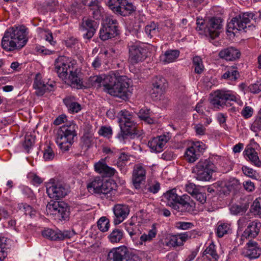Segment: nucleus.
<instances>
[{"label":"nucleus","instance_id":"obj_1","mask_svg":"<svg viewBox=\"0 0 261 261\" xmlns=\"http://www.w3.org/2000/svg\"><path fill=\"white\" fill-rule=\"evenodd\" d=\"M93 86L101 88L102 91L111 96L127 99L129 95V80L125 76L117 77L114 74L91 77Z\"/></svg>","mask_w":261,"mask_h":261},{"label":"nucleus","instance_id":"obj_2","mask_svg":"<svg viewBox=\"0 0 261 261\" xmlns=\"http://www.w3.org/2000/svg\"><path fill=\"white\" fill-rule=\"evenodd\" d=\"M55 68L59 77L65 83L77 89L85 87L75 60L60 56L55 61Z\"/></svg>","mask_w":261,"mask_h":261},{"label":"nucleus","instance_id":"obj_3","mask_svg":"<svg viewBox=\"0 0 261 261\" xmlns=\"http://www.w3.org/2000/svg\"><path fill=\"white\" fill-rule=\"evenodd\" d=\"M28 29L24 25L14 26L8 29L1 40V46L6 51L22 48L28 41Z\"/></svg>","mask_w":261,"mask_h":261},{"label":"nucleus","instance_id":"obj_4","mask_svg":"<svg viewBox=\"0 0 261 261\" xmlns=\"http://www.w3.org/2000/svg\"><path fill=\"white\" fill-rule=\"evenodd\" d=\"M114 186L112 181H104L102 177L96 176L89 180L87 188L89 192L98 194L102 198L112 200L116 193Z\"/></svg>","mask_w":261,"mask_h":261},{"label":"nucleus","instance_id":"obj_5","mask_svg":"<svg viewBox=\"0 0 261 261\" xmlns=\"http://www.w3.org/2000/svg\"><path fill=\"white\" fill-rule=\"evenodd\" d=\"M76 126L73 123L63 125L57 130L56 142L62 151H68L74 142L76 136Z\"/></svg>","mask_w":261,"mask_h":261},{"label":"nucleus","instance_id":"obj_6","mask_svg":"<svg viewBox=\"0 0 261 261\" xmlns=\"http://www.w3.org/2000/svg\"><path fill=\"white\" fill-rule=\"evenodd\" d=\"M125 230L129 234L135 246L140 247L145 245L147 242L151 241L157 233L155 228L149 230L147 233H144L140 236L141 232L138 225L135 224L131 220L125 223Z\"/></svg>","mask_w":261,"mask_h":261},{"label":"nucleus","instance_id":"obj_7","mask_svg":"<svg viewBox=\"0 0 261 261\" xmlns=\"http://www.w3.org/2000/svg\"><path fill=\"white\" fill-rule=\"evenodd\" d=\"M253 13L251 12L240 14L233 18L228 23L227 31L234 34L238 31L244 30L247 32L248 30L254 28V26L250 24V20L253 18Z\"/></svg>","mask_w":261,"mask_h":261},{"label":"nucleus","instance_id":"obj_8","mask_svg":"<svg viewBox=\"0 0 261 261\" xmlns=\"http://www.w3.org/2000/svg\"><path fill=\"white\" fill-rule=\"evenodd\" d=\"M216 171L215 165L208 160H201L192 169V172L195 174L196 179L204 181L210 180L213 173Z\"/></svg>","mask_w":261,"mask_h":261},{"label":"nucleus","instance_id":"obj_9","mask_svg":"<svg viewBox=\"0 0 261 261\" xmlns=\"http://www.w3.org/2000/svg\"><path fill=\"white\" fill-rule=\"evenodd\" d=\"M119 34L118 22L112 16L105 17L99 32V37L102 41L114 38Z\"/></svg>","mask_w":261,"mask_h":261},{"label":"nucleus","instance_id":"obj_10","mask_svg":"<svg viewBox=\"0 0 261 261\" xmlns=\"http://www.w3.org/2000/svg\"><path fill=\"white\" fill-rule=\"evenodd\" d=\"M236 94L231 91L217 90L211 99V103L214 108L219 109L224 106H231V101H236Z\"/></svg>","mask_w":261,"mask_h":261},{"label":"nucleus","instance_id":"obj_11","mask_svg":"<svg viewBox=\"0 0 261 261\" xmlns=\"http://www.w3.org/2000/svg\"><path fill=\"white\" fill-rule=\"evenodd\" d=\"M108 261H141L138 256L130 254L125 246L112 249L108 254Z\"/></svg>","mask_w":261,"mask_h":261},{"label":"nucleus","instance_id":"obj_12","mask_svg":"<svg viewBox=\"0 0 261 261\" xmlns=\"http://www.w3.org/2000/svg\"><path fill=\"white\" fill-rule=\"evenodd\" d=\"M129 62L133 64L143 62L147 57V51L143 43L139 42H132L128 45Z\"/></svg>","mask_w":261,"mask_h":261},{"label":"nucleus","instance_id":"obj_13","mask_svg":"<svg viewBox=\"0 0 261 261\" xmlns=\"http://www.w3.org/2000/svg\"><path fill=\"white\" fill-rule=\"evenodd\" d=\"M48 196L53 199L58 200L64 197L68 192L66 185L60 182H48L46 186Z\"/></svg>","mask_w":261,"mask_h":261},{"label":"nucleus","instance_id":"obj_14","mask_svg":"<svg viewBox=\"0 0 261 261\" xmlns=\"http://www.w3.org/2000/svg\"><path fill=\"white\" fill-rule=\"evenodd\" d=\"M46 208L50 214L58 215L64 220L69 215V208L67 204L63 202L50 201L47 205Z\"/></svg>","mask_w":261,"mask_h":261},{"label":"nucleus","instance_id":"obj_15","mask_svg":"<svg viewBox=\"0 0 261 261\" xmlns=\"http://www.w3.org/2000/svg\"><path fill=\"white\" fill-rule=\"evenodd\" d=\"M72 231L66 230L61 231L59 230H54L50 228H45L42 231V235L44 238L53 241H60L70 239L74 235Z\"/></svg>","mask_w":261,"mask_h":261},{"label":"nucleus","instance_id":"obj_16","mask_svg":"<svg viewBox=\"0 0 261 261\" xmlns=\"http://www.w3.org/2000/svg\"><path fill=\"white\" fill-rule=\"evenodd\" d=\"M146 167L141 163L135 165L132 174V182L136 189L141 188V185L146 178Z\"/></svg>","mask_w":261,"mask_h":261},{"label":"nucleus","instance_id":"obj_17","mask_svg":"<svg viewBox=\"0 0 261 261\" xmlns=\"http://www.w3.org/2000/svg\"><path fill=\"white\" fill-rule=\"evenodd\" d=\"M55 83L51 82L48 83L42 80V75L40 73L36 74L34 79L33 87L36 90V93L37 95L41 96L46 91H51L54 90Z\"/></svg>","mask_w":261,"mask_h":261},{"label":"nucleus","instance_id":"obj_18","mask_svg":"<svg viewBox=\"0 0 261 261\" xmlns=\"http://www.w3.org/2000/svg\"><path fill=\"white\" fill-rule=\"evenodd\" d=\"M171 137L169 133H165L150 140L148 143V146L152 151L160 152L163 150L164 146Z\"/></svg>","mask_w":261,"mask_h":261},{"label":"nucleus","instance_id":"obj_19","mask_svg":"<svg viewBox=\"0 0 261 261\" xmlns=\"http://www.w3.org/2000/svg\"><path fill=\"white\" fill-rule=\"evenodd\" d=\"M99 26V22L93 20L90 18H83L80 28L83 31H86V33L83 35L85 39L90 40L95 34L97 29Z\"/></svg>","mask_w":261,"mask_h":261},{"label":"nucleus","instance_id":"obj_20","mask_svg":"<svg viewBox=\"0 0 261 261\" xmlns=\"http://www.w3.org/2000/svg\"><path fill=\"white\" fill-rule=\"evenodd\" d=\"M241 254L250 259H255L261 254V246L254 241H249L242 249Z\"/></svg>","mask_w":261,"mask_h":261},{"label":"nucleus","instance_id":"obj_21","mask_svg":"<svg viewBox=\"0 0 261 261\" xmlns=\"http://www.w3.org/2000/svg\"><path fill=\"white\" fill-rule=\"evenodd\" d=\"M113 211L114 214L113 223L117 225L127 217L130 211L127 205L117 204L114 206Z\"/></svg>","mask_w":261,"mask_h":261},{"label":"nucleus","instance_id":"obj_22","mask_svg":"<svg viewBox=\"0 0 261 261\" xmlns=\"http://www.w3.org/2000/svg\"><path fill=\"white\" fill-rule=\"evenodd\" d=\"M221 22V19L215 17L211 18L207 22L205 32L212 39H214L218 37L219 30L222 27Z\"/></svg>","mask_w":261,"mask_h":261},{"label":"nucleus","instance_id":"obj_23","mask_svg":"<svg viewBox=\"0 0 261 261\" xmlns=\"http://www.w3.org/2000/svg\"><path fill=\"white\" fill-rule=\"evenodd\" d=\"M261 228V223L257 220L249 222L247 228L244 231L242 238H256Z\"/></svg>","mask_w":261,"mask_h":261},{"label":"nucleus","instance_id":"obj_24","mask_svg":"<svg viewBox=\"0 0 261 261\" xmlns=\"http://www.w3.org/2000/svg\"><path fill=\"white\" fill-rule=\"evenodd\" d=\"M119 122L120 126L136 128L133 120L132 113L126 110L120 111L119 113Z\"/></svg>","mask_w":261,"mask_h":261},{"label":"nucleus","instance_id":"obj_25","mask_svg":"<svg viewBox=\"0 0 261 261\" xmlns=\"http://www.w3.org/2000/svg\"><path fill=\"white\" fill-rule=\"evenodd\" d=\"M107 159V158L106 157L95 163L94 165V170L97 173L104 174L108 176H112L115 174L116 171L114 168L107 165L106 163Z\"/></svg>","mask_w":261,"mask_h":261},{"label":"nucleus","instance_id":"obj_26","mask_svg":"<svg viewBox=\"0 0 261 261\" xmlns=\"http://www.w3.org/2000/svg\"><path fill=\"white\" fill-rule=\"evenodd\" d=\"M162 198L167 205L172 208H178L177 202L178 201V198H179V196L176 193L175 188L167 191L163 194Z\"/></svg>","mask_w":261,"mask_h":261},{"label":"nucleus","instance_id":"obj_27","mask_svg":"<svg viewBox=\"0 0 261 261\" xmlns=\"http://www.w3.org/2000/svg\"><path fill=\"white\" fill-rule=\"evenodd\" d=\"M188 234L187 232L178 235L170 236L166 239V245L168 247H175L183 245L187 240Z\"/></svg>","mask_w":261,"mask_h":261},{"label":"nucleus","instance_id":"obj_28","mask_svg":"<svg viewBox=\"0 0 261 261\" xmlns=\"http://www.w3.org/2000/svg\"><path fill=\"white\" fill-rule=\"evenodd\" d=\"M240 52L233 47L225 48L219 52V56L220 58L227 61H233L240 58Z\"/></svg>","mask_w":261,"mask_h":261},{"label":"nucleus","instance_id":"obj_29","mask_svg":"<svg viewBox=\"0 0 261 261\" xmlns=\"http://www.w3.org/2000/svg\"><path fill=\"white\" fill-rule=\"evenodd\" d=\"M179 51L177 49H169L160 56V61L164 64L173 62L179 56Z\"/></svg>","mask_w":261,"mask_h":261},{"label":"nucleus","instance_id":"obj_30","mask_svg":"<svg viewBox=\"0 0 261 261\" xmlns=\"http://www.w3.org/2000/svg\"><path fill=\"white\" fill-rule=\"evenodd\" d=\"M121 132L117 135L118 139L121 142H125V140L127 139V136H139L141 134L136 128H130L127 127L120 126Z\"/></svg>","mask_w":261,"mask_h":261},{"label":"nucleus","instance_id":"obj_31","mask_svg":"<svg viewBox=\"0 0 261 261\" xmlns=\"http://www.w3.org/2000/svg\"><path fill=\"white\" fill-rule=\"evenodd\" d=\"M120 7L117 13L122 16H127L135 11V7L127 0H120Z\"/></svg>","mask_w":261,"mask_h":261},{"label":"nucleus","instance_id":"obj_32","mask_svg":"<svg viewBox=\"0 0 261 261\" xmlns=\"http://www.w3.org/2000/svg\"><path fill=\"white\" fill-rule=\"evenodd\" d=\"M244 154L246 159L251 162L253 165L258 167H261V161L254 149L246 148L244 151Z\"/></svg>","mask_w":261,"mask_h":261},{"label":"nucleus","instance_id":"obj_33","mask_svg":"<svg viewBox=\"0 0 261 261\" xmlns=\"http://www.w3.org/2000/svg\"><path fill=\"white\" fill-rule=\"evenodd\" d=\"M63 102L71 113H78L81 110V105L75 101L73 96H67L63 99Z\"/></svg>","mask_w":261,"mask_h":261},{"label":"nucleus","instance_id":"obj_34","mask_svg":"<svg viewBox=\"0 0 261 261\" xmlns=\"http://www.w3.org/2000/svg\"><path fill=\"white\" fill-rule=\"evenodd\" d=\"M203 256L211 261H217L219 255L216 252L215 245L213 243H211L203 252Z\"/></svg>","mask_w":261,"mask_h":261},{"label":"nucleus","instance_id":"obj_35","mask_svg":"<svg viewBox=\"0 0 261 261\" xmlns=\"http://www.w3.org/2000/svg\"><path fill=\"white\" fill-rule=\"evenodd\" d=\"M124 237V231L119 228H115L108 236V238L111 243L115 244L121 242Z\"/></svg>","mask_w":261,"mask_h":261},{"label":"nucleus","instance_id":"obj_36","mask_svg":"<svg viewBox=\"0 0 261 261\" xmlns=\"http://www.w3.org/2000/svg\"><path fill=\"white\" fill-rule=\"evenodd\" d=\"M239 77V72L237 68L234 66L228 68L226 72L222 75V79L231 82L236 81Z\"/></svg>","mask_w":261,"mask_h":261},{"label":"nucleus","instance_id":"obj_37","mask_svg":"<svg viewBox=\"0 0 261 261\" xmlns=\"http://www.w3.org/2000/svg\"><path fill=\"white\" fill-rule=\"evenodd\" d=\"M230 231V224L222 222H219L217 223V227L216 229V233L218 237H223L224 235L228 233Z\"/></svg>","mask_w":261,"mask_h":261},{"label":"nucleus","instance_id":"obj_38","mask_svg":"<svg viewBox=\"0 0 261 261\" xmlns=\"http://www.w3.org/2000/svg\"><path fill=\"white\" fill-rule=\"evenodd\" d=\"M249 207V204L244 203L241 204H233L230 208L232 214L238 215L245 213Z\"/></svg>","mask_w":261,"mask_h":261},{"label":"nucleus","instance_id":"obj_39","mask_svg":"<svg viewBox=\"0 0 261 261\" xmlns=\"http://www.w3.org/2000/svg\"><path fill=\"white\" fill-rule=\"evenodd\" d=\"M199 156V154L191 146L187 149L185 153V159L189 163H194Z\"/></svg>","mask_w":261,"mask_h":261},{"label":"nucleus","instance_id":"obj_40","mask_svg":"<svg viewBox=\"0 0 261 261\" xmlns=\"http://www.w3.org/2000/svg\"><path fill=\"white\" fill-rule=\"evenodd\" d=\"M89 7L93 17L96 20L99 19L101 17L103 8L96 3H92Z\"/></svg>","mask_w":261,"mask_h":261},{"label":"nucleus","instance_id":"obj_41","mask_svg":"<svg viewBox=\"0 0 261 261\" xmlns=\"http://www.w3.org/2000/svg\"><path fill=\"white\" fill-rule=\"evenodd\" d=\"M18 209L23 212L26 215H29L31 218L36 214V211L31 206L25 203H21L18 204Z\"/></svg>","mask_w":261,"mask_h":261},{"label":"nucleus","instance_id":"obj_42","mask_svg":"<svg viewBox=\"0 0 261 261\" xmlns=\"http://www.w3.org/2000/svg\"><path fill=\"white\" fill-rule=\"evenodd\" d=\"M151 113L150 110L141 109L138 113V116L141 119L143 120L147 123L152 124L154 120L150 117L151 116Z\"/></svg>","mask_w":261,"mask_h":261},{"label":"nucleus","instance_id":"obj_43","mask_svg":"<svg viewBox=\"0 0 261 261\" xmlns=\"http://www.w3.org/2000/svg\"><path fill=\"white\" fill-rule=\"evenodd\" d=\"M97 227L102 232L107 231L110 227V221L106 217H101L97 221Z\"/></svg>","mask_w":261,"mask_h":261},{"label":"nucleus","instance_id":"obj_44","mask_svg":"<svg viewBox=\"0 0 261 261\" xmlns=\"http://www.w3.org/2000/svg\"><path fill=\"white\" fill-rule=\"evenodd\" d=\"M166 80L162 76H156L154 80L153 83V90L155 89L157 90L162 91L163 89L165 88Z\"/></svg>","mask_w":261,"mask_h":261},{"label":"nucleus","instance_id":"obj_45","mask_svg":"<svg viewBox=\"0 0 261 261\" xmlns=\"http://www.w3.org/2000/svg\"><path fill=\"white\" fill-rule=\"evenodd\" d=\"M251 129L254 132L261 130V113L258 112L254 118V120L251 125Z\"/></svg>","mask_w":261,"mask_h":261},{"label":"nucleus","instance_id":"obj_46","mask_svg":"<svg viewBox=\"0 0 261 261\" xmlns=\"http://www.w3.org/2000/svg\"><path fill=\"white\" fill-rule=\"evenodd\" d=\"M193 63L195 72L198 74H200L204 68L201 59L197 56L194 57L193 59Z\"/></svg>","mask_w":261,"mask_h":261},{"label":"nucleus","instance_id":"obj_47","mask_svg":"<svg viewBox=\"0 0 261 261\" xmlns=\"http://www.w3.org/2000/svg\"><path fill=\"white\" fill-rule=\"evenodd\" d=\"M250 212L254 215H257L261 217V206L258 198H256L253 202L251 205Z\"/></svg>","mask_w":261,"mask_h":261},{"label":"nucleus","instance_id":"obj_48","mask_svg":"<svg viewBox=\"0 0 261 261\" xmlns=\"http://www.w3.org/2000/svg\"><path fill=\"white\" fill-rule=\"evenodd\" d=\"M99 135L108 139L111 138L113 134V130L111 126H102L98 131Z\"/></svg>","mask_w":261,"mask_h":261},{"label":"nucleus","instance_id":"obj_49","mask_svg":"<svg viewBox=\"0 0 261 261\" xmlns=\"http://www.w3.org/2000/svg\"><path fill=\"white\" fill-rule=\"evenodd\" d=\"M35 137L33 136H25L23 146L28 152H29L30 149L33 146L35 143Z\"/></svg>","mask_w":261,"mask_h":261},{"label":"nucleus","instance_id":"obj_50","mask_svg":"<svg viewBox=\"0 0 261 261\" xmlns=\"http://www.w3.org/2000/svg\"><path fill=\"white\" fill-rule=\"evenodd\" d=\"M145 32L146 34L152 37L158 32L156 24L154 22H151L149 24L147 25L145 28Z\"/></svg>","mask_w":261,"mask_h":261},{"label":"nucleus","instance_id":"obj_51","mask_svg":"<svg viewBox=\"0 0 261 261\" xmlns=\"http://www.w3.org/2000/svg\"><path fill=\"white\" fill-rule=\"evenodd\" d=\"M6 242L5 238H0V261L3 260L7 255L6 251Z\"/></svg>","mask_w":261,"mask_h":261},{"label":"nucleus","instance_id":"obj_52","mask_svg":"<svg viewBox=\"0 0 261 261\" xmlns=\"http://www.w3.org/2000/svg\"><path fill=\"white\" fill-rule=\"evenodd\" d=\"M147 189L151 193H157L160 189V184L157 181L148 182L147 185Z\"/></svg>","mask_w":261,"mask_h":261},{"label":"nucleus","instance_id":"obj_53","mask_svg":"<svg viewBox=\"0 0 261 261\" xmlns=\"http://www.w3.org/2000/svg\"><path fill=\"white\" fill-rule=\"evenodd\" d=\"M55 157V153L52 148L47 145L44 149L43 158L45 161L52 160Z\"/></svg>","mask_w":261,"mask_h":261},{"label":"nucleus","instance_id":"obj_54","mask_svg":"<svg viewBox=\"0 0 261 261\" xmlns=\"http://www.w3.org/2000/svg\"><path fill=\"white\" fill-rule=\"evenodd\" d=\"M185 190L192 196L199 190L198 187L192 182H188L187 184L185 186Z\"/></svg>","mask_w":261,"mask_h":261},{"label":"nucleus","instance_id":"obj_55","mask_svg":"<svg viewBox=\"0 0 261 261\" xmlns=\"http://www.w3.org/2000/svg\"><path fill=\"white\" fill-rule=\"evenodd\" d=\"M254 112L253 109L250 106H245L242 109L241 114L245 119L251 117Z\"/></svg>","mask_w":261,"mask_h":261},{"label":"nucleus","instance_id":"obj_56","mask_svg":"<svg viewBox=\"0 0 261 261\" xmlns=\"http://www.w3.org/2000/svg\"><path fill=\"white\" fill-rule=\"evenodd\" d=\"M242 170L245 175L252 178H256V172L252 168L246 166H243L242 167Z\"/></svg>","mask_w":261,"mask_h":261},{"label":"nucleus","instance_id":"obj_57","mask_svg":"<svg viewBox=\"0 0 261 261\" xmlns=\"http://www.w3.org/2000/svg\"><path fill=\"white\" fill-rule=\"evenodd\" d=\"M178 202H177L178 208H174L176 211H179L183 206L186 205L187 203L190 201V197L187 195H184L182 196H179L178 198Z\"/></svg>","mask_w":261,"mask_h":261},{"label":"nucleus","instance_id":"obj_58","mask_svg":"<svg viewBox=\"0 0 261 261\" xmlns=\"http://www.w3.org/2000/svg\"><path fill=\"white\" fill-rule=\"evenodd\" d=\"M28 178L30 179L31 182L33 185L37 186L41 184L43 181L40 177L34 173L29 174Z\"/></svg>","mask_w":261,"mask_h":261},{"label":"nucleus","instance_id":"obj_59","mask_svg":"<svg viewBox=\"0 0 261 261\" xmlns=\"http://www.w3.org/2000/svg\"><path fill=\"white\" fill-rule=\"evenodd\" d=\"M193 148L195 151H196L199 155L205 149V145L201 142H196L193 143L191 146Z\"/></svg>","mask_w":261,"mask_h":261},{"label":"nucleus","instance_id":"obj_60","mask_svg":"<svg viewBox=\"0 0 261 261\" xmlns=\"http://www.w3.org/2000/svg\"><path fill=\"white\" fill-rule=\"evenodd\" d=\"M120 0H109L108 2V5L110 9L116 13L118 11L119 7H120Z\"/></svg>","mask_w":261,"mask_h":261},{"label":"nucleus","instance_id":"obj_61","mask_svg":"<svg viewBox=\"0 0 261 261\" xmlns=\"http://www.w3.org/2000/svg\"><path fill=\"white\" fill-rule=\"evenodd\" d=\"M120 0H109L108 2V5L110 9L116 13L118 11L119 7H120Z\"/></svg>","mask_w":261,"mask_h":261},{"label":"nucleus","instance_id":"obj_62","mask_svg":"<svg viewBox=\"0 0 261 261\" xmlns=\"http://www.w3.org/2000/svg\"><path fill=\"white\" fill-rule=\"evenodd\" d=\"M44 33V37L45 40L49 42L52 46H55L56 44V41L54 40L52 33L49 30H45Z\"/></svg>","mask_w":261,"mask_h":261},{"label":"nucleus","instance_id":"obj_63","mask_svg":"<svg viewBox=\"0 0 261 261\" xmlns=\"http://www.w3.org/2000/svg\"><path fill=\"white\" fill-rule=\"evenodd\" d=\"M249 91L253 93H257L261 91V82H257L256 83L251 84L249 86Z\"/></svg>","mask_w":261,"mask_h":261},{"label":"nucleus","instance_id":"obj_64","mask_svg":"<svg viewBox=\"0 0 261 261\" xmlns=\"http://www.w3.org/2000/svg\"><path fill=\"white\" fill-rule=\"evenodd\" d=\"M243 187L245 190L248 192H252L255 189L254 184L250 180L244 181L243 182Z\"/></svg>","mask_w":261,"mask_h":261}]
</instances>
